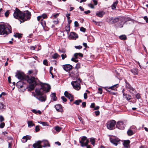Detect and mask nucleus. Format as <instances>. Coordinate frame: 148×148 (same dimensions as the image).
I'll return each mask as SVG.
<instances>
[{
    "label": "nucleus",
    "instance_id": "c9c22d12",
    "mask_svg": "<svg viewBox=\"0 0 148 148\" xmlns=\"http://www.w3.org/2000/svg\"><path fill=\"white\" fill-rule=\"evenodd\" d=\"M2 134L4 136H3V137L4 138H5L6 137H7V138L9 139H11V137H8L7 135V134H8V133L6 132H3L2 133Z\"/></svg>",
    "mask_w": 148,
    "mask_h": 148
},
{
    "label": "nucleus",
    "instance_id": "9b49d317",
    "mask_svg": "<svg viewBox=\"0 0 148 148\" xmlns=\"http://www.w3.org/2000/svg\"><path fill=\"white\" fill-rule=\"evenodd\" d=\"M89 142V140L87 139L86 137L84 136L81 138V140H79V143L82 147L86 146Z\"/></svg>",
    "mask_w": 148,
    "mask_h": 148
},
{
    "label": "nucleus",
    "instance_id": "49530a36",
    "mask_svg": "<svg viewBox=\"0 0 148 148\" xmlns=\"http://www.w3.org/2000/svg\"><path fill=\"white\" fill-rule=\"evenodd\" d=\"M78 119L82 123V124L84 125L85 123L84 121L83 120V119L82 117L80 116L78 117Z\"/></svg>",
    "mask_w": 148,
    "mask_h": 148
},
{
    "label": "nucleus",
    "instance_id": "13d9d810",
    "mask_svg": "<svg viewBox=\"0 0 148 148\" xmlns=\"http://www.w3.org/2000/svg\"><path fill=\"white\" fill-rule=\"evenodd\" d=\"M10 14V12L9 10H7L6 12L5 13V17H8Z\"/></svg>",
    "mask_w": 148,
    "mask_h": 148
},
{
    "label": "nucleus",
    "instance_id": "5701e85b",
    "mask_svg": "<svg viewBox=\"0 0 148 148\" xmlns=\"http://www.w3.org/2000/svg\"><path fill=\"white\" fill-rule=\"evenodd\" d=\"M25 85V84L21 81H18L16 84V86L19 88H21L24 87Z\"/></svg>",
    "mask_w": 148,
    "mask_h": 148
},
{
    "label": "nucleus",
    "instance_id": "f257e3e1",
    "mask_svg": "<svg viewBox=\"0 0 148 148\" xmlns=\"http://www.w3.org/2000/svg\"><path fill=\"white\" fill-rule=\"evenodd\" d=\"M39 83V87L36 88L35 90V92L38 95L43 94L44 92H49L51 88L49 84H43Z\"/></svg>",
    "mask_w": 148,
    "mask_h": 148
},
{
    "label": "nucleus",
    "instance_id": "603ef678",
    "mask_svg": "<svg viewBox=\"0 0 148 148\" xmlns=\"http://www.w3.org/2000/svg\"><path fill=\"white\" fill-rule=\"evenodd\" d=\"M0 124V128H3L5 125V123L4 122H1Z\"/></svg>",
    "mask_w": 148,
    "mask_h": 148
},
{
    "label": "nucleus",
    "instance_id": "de8ad7c7",
    "mask_svg": "<svg viewBox=\"0 0 148 148\" xmlns=\"http://www.w3.org/2000/svg\"><path fill=\"white\" fill-rule=\"evenodd\" d=\"M39 123L42 125L43 126H48V124L47 122L40 121Z\"/></svg>",
    "mask_w": 148,
    "mask_h": 148
},
{
    "label": "nucleus",
    "instance_id": "338daca9",
    "mask_svg": "<svg viewBox=\"0 0 148 148\" xmlns=\"http://www.w3.org/2000/svg\"><path fill=\"white\" fill-rule=\"evenodd\" d=\"M53 22L55 24H58V20L57 19H56V20H53Z\"/></svg>",
    "mask_w": 148,
    "mask_h": 148
},
{
    "label": "nucleus",
    "instance_id": "a878e982",
    "mask_svg": "<svg viewBox=\"0 0 148 148\" xmlns=\"http://www.w3.org/2000/svg\"><path fill=\"white\" fill-rule=\"evenodd\" d=\"M130 143V141L129 140H124L123 143L125 148H128Z\"/></svg>",
    "mask_w": 148,
    "mask_h": 148
},
{
    "label": "nucleus",
    "instance_id": "ddd939ff",
    "mask_svg": "<svg viewBox=\"0 0 148 148\" xmlns=\"http://www.w3.org/2000/svg\"><path fill=\"white\" fill-rule=\"evenodd\" d=\"M43 94L38 95L36 93H34V96L36 97L39 100L42 101L44 102L46 100V97L45 95H43Z\"/></svg>",
    "mask_w": 148,
    "mask_h": 148
},
{
    "label": "nucleus",
    "instance_id": "0eeeda50",
    "mask_svg": "<svg viewBox=\"0 0 148 148\" xmlns=\"http://www.w3.org/2000/svg\"><path fill=\"white\" fill-rule=\"evenodd\" d=\"M22 12L21 11L18 9L16 8L14 12L13 16L15 18L18 19L21 22L22 20Z\"/></svg>",
    "mask_w": 148,
    "mask_h": 148
},
{
    "label": "nucleus",
    "instance_id": "4d7b16f0",
    "mask_svg": "<svg viewBox=\"0 0 148 148\" xmlns=\"http://www.w3.org/2000/svg\"><path fill=\"white\" fill-rule=\"evenodd\" d=\"M58 51L60 53H64L66 52V50L65 49H60L58 50Z\"/></svg>",
    "mask_w": 148,
    "mask_h": 148
},
{
    "label": "nucleus",
    "instance_id": "a19ab883",
    "mask_svg": "<svg viewBox=\"0 0 148 148\" xmlns=\"http://www.w3.org/2000/svg\"><path fill=\"white\" fill-rule=\"evenodd\" d=\"M32 112L33 113H35L36 114H37L38 113V114H41V112L39 110L37 111L36 110L34 109L32 110Z\"/></svg>",
    "mask_w": 148,
    "mask_h": 148
},
{
    "label": "nucleus",
    "instance_id": "b1692460",
    "mask_svg": "<svg viewBox=\"0 0 148 148\" xmlns=\"http://www.w3.org/2000/svg\"><path fill=\"white\" fill-rule=\"evenodd\" d=\"M41 141H42V144H43L42 145V147H45L50 146V144L48 140H44Z\"/></svg>",
    "mask_w": 148,
    "mask_h": 148
},
{
    "label": "nucleus",
    "instance_id": "c756f323",
    "mask_svg": "<svg viewBox=\"0 0 148 148\" xmlns=\"http://www.w3.org/2000/svg\"><path fill=\"white\" fill-rule=\"evenodd\" d=\"M27 123L28 126L29 127H30L35 125V124L33 123V122L32 121H27Z\"/></svg>",
    "mask_w": 148,
    "mask_h": 148
},
{
    "label": "nucleus",
    "instance_id": "0e129e2a",
    "mask_svg": "<svg viewBox=\"0 0 148 148\" xmlns=\"http://www.w3.org/2000/svg\"><path fill=\"white\" fill-rule=\"evenodd\" d=\"M88 5L89 7L91 8H94V6L93 5V4L91 3H90L88 4Z\"/></svg>",
    "mask_w": 148,
    "mask_h": 148
},
{
    "label": "nucleus",
    "instance_id": "dca6fc26",
    "mask_svg": "<svg viewBox=\"0 0 148 148\" xmlns=\"http://www.w3.org/2000/svg\"><path fill=\"white\" fill-rule=\"evenodd\" d=\"M121 21H122L123 24L124 25L125 24H128V23H127V22L128 21H131L132 22H133L134 20L133 19L129 17H122ZM128 23L130 24V23Z\"/></svg>",
    "mask_w": 148,
    "mask_h": 148
},
{
    "label": "nucleus",
    "instance_id": "4be33fe9",
    "mask_svg": "<svg viewBox=\"0 0 148 148\" xmlns=\"http://www.w3.org/2000/svg\"><path fill=\"white\" fill-rule=\"evenodd\" d=\"M69 36L71 38V39L73 40H76V38H78L77 34L73 32H71L70 33Z\"/></svg>",
    "mask_w": 148,
    "mask_h": 148
},
{
    "label": "nucleus",
    "instance_id": "864d4df0",
    "mask_svg": "<svg viewBox=\"0 0 148 148\" xmlns=\"http://www.w3.org/2000/svg\"><path fill=\"white\" fill-rule=\"evenodd\" d=\"M75 47L76 49H80L82 48V47L81 45H79V46H75Z\"/></svg>",
    "mask_w": 148,
    "mask_h": 148
},
{
    "label": "nucleus",
    "instance_id": "e433bc0d",
    "mask_svg": "<svg viewBox=\"0 0 148 148\" xmlns=\"http://www.w3.org/2000/svg\"><path fill=\"white\" fill-rule=\"evenodd\" d=\"M90 141L91 143V144L94 146L95 143V140L94 138H90Z\"/></svg>",
    "mask_w": 148,
    "mask_h": 148
},
{
    "label": "nucleus",
    "instance_id": "c85d7f7f",
    "mask_svg": "<svg viewBox=\"0 0 148 148\" xmlns=\"http://www.w3.org/2000/svg\"><path fill=\"white\" fill-rule=\"evenodd\" d=\"M79 56L81 57H83V55L81 53H76L74 54V56L76 58H77L78 56Z\"/></svg>",
    "mask_w": 148,
    "mask_h": 148
},
{
    "label": "nucleus",
    "instance_id": "bf43d9fd",
    "mask_svg": "<svg viewBox=\"0 0 148 148\" xmlns=\"http://www.w3.org/2000/svg\"><path fill=\"white\" fill-rule=\"evenodd\" d=\"M80 30L83 32H85L86 30V29L84 27H82L80 28Z\"/></svg>",
    "mask_w": 148,
    "mask_h": 148
},
{
    "label": "nucleus",
    "instance_id": "aec40b11",
    "mask_svg": "<svg viewBox=\"0 0 148 148\" xmlns=\"http://www.w3.org/2000/svg\"><path fill=\"white\" fill-rule=\"evenodd\" d=\"M42 141L38 140L33 145V147L34 148H42Z\"/></svg>",
    "mask_w": 148,
    "mask_h": 148
},
{
    "label": "nucleus",
    "instance_id": "774afa93",
    "mask_svg": "<svg viewBox=\"0 0 148 148\" xmlns=\"http://www.w3.org/2000/svg\"><path fill=\"white\" fill-rule=\"evenodd\" d=\"M144 19L145 20V21L147 23H148V18H147V16H145L143 17Z\"/></svg>",
    "mask_w": 148,
    "mask_h": 148
},
{
    "label": "nucleus",
    "instance_id": "f3484780",
    "mask_svg": "<svg viewBox=\"0 0 148 148\" xmlns=\"http://www.w3.org/2000/svg\"><path fill=\"white\" fill-rule=\"evenodd\" d=\"M110 140L111 142L116 146L118 145L120 141V140L116 137L110 138Z\"/></svg>",
    "mask_w": 148,
    "mask_h": 148
},
{
    "label": "nucleus",
    "instance_id": "58836bf2",
    "mask_svg": "<svg viewBox=\"0 0 148 148\" xmlns=\"http://www.w3.org/2000/svg\"><path fill=\"white\" fill-rule=\"evenodd\" d=\"M41 24L43 27H45L46 26V22L43 19L41 20Z\"/></svg>",
    "mask_w": 148,
    "mask_h": 148
},
{
    "label": "nucleus",
    "instance_id": "bb28decb",
    "mask_svg": "<svg viewBox=\"0 0 148 148\" xmlns=\"http://www.w3.org/2000/svg\"><path fill=\"white\" fill-rule=\"evenodd\" d=\"M131 71L134 75H137L138 74V70L136 68H134L131 70Z\"/></svg>",
    "mask_w": 148,
    "mask_h": 148
},
{
    "label": "nucleus",
    "instance_id": "2f4dec72",
    "mask_svg": "<svg viewBox=\"0 0 148 148\" xmlns=\"http://www.w3.org/2000/svg\"><path fill=\"white\" fill-rule=\"evenodd\" d=\"M22 34L20 33H16L14 35V36L16 38H22Z\"/></svg>",
    "mask_w": 148,
    "mask_h": 148
},
{
    "label": "nucleus",
    "instance_id": "e2e57ef3",
    "mask_svg": "<svg viewBox=\"0 0 148 148\" xmlns=\"http://www.w3.org/2000/svg\"><path fill=\"white\" fill-rule=\"evenodd\" d=\"M77 58H71V60L75 62H78V60H77Z\"/></svg>",
    "mask_w": 148,
    "mask_h": 148
},
{
    "label": "nucleus",
    "instance_id": "09e8293b",
    "mask_svg": "<svg viewBox=\"0 0 148 148\" xmlns=\"http://www.w3.org/2000/svg\"><path fill=\"white\" fill-rule=\"evenodd\" d=\"M62 60H64L65 58H66L67 57L66 55V54H62L61 55Z\"/></svg>",
    "mask_w": 148,
    "mask_h": 148
},
{
    "label": "nucleus",
    "instance_id": "4468645a",
    "mask_svg": "<svg viewBox=\"0 0 148 148\" xmlns=\"http://www.w3.org/2000/svg\"><path fill=\"white\" fill-rule=\"evenodd\" d=\"M118 84H116L109 87H105L104 89L110 93L112 94V92L110 90H108V89H111L112 90H116L117 88L118 87ZM112 94H114V93L112 92Z\"/></svg>",
    "mask_w": 148,
    "mask_h": 148
},
{
    "label": "nucleus",
    "instance_id": "39448f33",
    "mask_svg": "<svg viewBox=\"0 0 148 148\" xmlns=\"http://www.w3.org/2000/svg\"><path fill=\"white\" fill-rule=\"evenodd\" d=\"M31 16V12L28 10H26L22 12V20H21V23L29 20Z\"/></svg>",
    "mask_w": 148,
    "mask_h": 148
},
{
    "label": "nucleus",
    "instance_id": "a18cd8bd",
    "mask_svg": "<svg viewBox=\"0 0 148 148\" xmlns=\"http://www.w3.org/2000/svg\"><path fill=\"white\" fill-rule=\"evenodd\" d=\"M40 16H41V18H43V19L47 18V16L46 13H44Z\"/></svg>",
    "mask_w": 148,
    "mask_h": 148
},
{
    "label": "nucleus",
    "instance_id": "412c9836",
    "mask_svg": "<svg viewBox=\"0 0 148 148\" xmlns=\"http://www.w3.org/2000/svg\"><path fill=\"white\" fill-rule=\"evenodd\" d=\"M55 108L56 110L58 112H62L63 111V107L60 104L56 105L55 106Z\"/></svg>",
    "mask_w": 148,
    "mask_h": 148
},
{
    "label": "nucleus",
    "instance_id": "680f3d73",
    "mask_svg": "<svg viewBox=\"0 0 148 148\" xmlns=\"http://www.w3.org/2000/svg\"><path fill=\"white\" fill-rule=\"evenodd\" d=\"M61 98L62 100L64 102H65L67 101V99L65 98V97L64 96H62L61 97Z\"/></svg>",
    "mask_w": 148,
    "mask_h": 148
},
{
    "label": "nucleus",
    "instance_id": "7ed1b4c3",
    "mask_svg": "<svg viewBox=\"0 0 148 148\" xmlns=\"http://www.w3.org/2000/svg\"><path fill=\"white\" fill-rule=\"evenodd\" d=\"M11 32V26L8 27L5 25H0V34L4 35L5 36Z\"/></svg>",
    "mask_w": 148,
    "mask_h": 148
},
{
    "label": "nucleus",
    "instance_id": "a211bd4d",
    "mask_svg": "<svg viewBox=\"0 0 148 148\" xmlns=\"http://www.w3.org/2000/svg\"><path fill=\"white\" fill-rule=\"evenodd\" d=\"M63 69L67 72L69 71L70 70L72 69L73 67L69 64H66L63 65Z\"/></svg>",
    "mask_w": 148,
    "mask_h": 148
},
{
    "label": "nucleus",
    "instance_id": "20e7f679",
    "mask_svg": "<svg viewBox=\"0 0 148 148\" xmlns=\"http://www.w3.org/2000/svg\"><path fill=\"white\" fill-rule=\"evenodd\" d=\"M122 17L119 16L116 17L115 18H113L112 17H111L109 18V20L112 21L111 22L112 23H114L119 21L120 22L117 24L118 27L120 28H122L123 27V24L122 23V21H121Z\"/></svg>",
    "mask_w": 148,
    "mask_h": 148
},
{
    "label": "nucleus",
    "instance_id": "cd10ccee",
    "mask_svg": "<svg viewBox=\"0 0 148 148\" xmlns=\"http://www.w3.org/2000/svg\"><path fill=\"white\" fill-rule=\"evenodd\" d=\"M118 3V1L117 0H116L113 3L111 6L112 9V10H114L116 8V6Z\"/></svg>",
    "mask_w": 148,
    "mask_h": 148
},
{
    "label": "nucleus",
    "instance_id": "423d86ee",
    "mask_svg": "<svg viewBox=\"0 0 148 148\" xmlns=\"http://www.w3.org/2000/svg\"><path fill=\"white\" fill-rule=\"evenodd\" d=\"M80 83V78H78L76 80L72 81L71 82V84L75 89L78 90L81 88Z\"/></svg>",
    "mask_w": 148,
    "mask_h": 148
},
{
    "label": "nucleus",
    "instance_id": "2eb2a0df",
    "mask_svg": "<svg viewBox=\"0 0 148 148\" xmlns=\"http://www.w3.org/2000/svg\"><path fill=\"white\" fill-rule=\"evenodd\" d=\"M116 126L119 129L123 130L125 128V124L123 121H119L117 122Z\"/></svg>",
    "mask_w": 148,
    "mask_h": 148
},
{
    "label": "nucleus",
    "instance_id": "5fc2aeb1",
    "mask_svg": "<svg viewBox=\"0 0 148 148\" xmlns=\"http://www.w3.org/2000/svg\"><path fill=\"white\" fill-rule=\"evenodd\" d=\"M40 130L39 126L38 125H37L35 127V131L36 132H38Z\"/></svg>",
    "mask_w": 148,
    "mask_h": 148
},
{
    "label": "nucleus",
    "instance_id": "6e6d98bb",
    "mask_svg": "<svg viewBox=\"0 0 148 148\" xmlns=\"http://www.w3.org/2000/svg\"><path fill=\"white\" fill-rule=\"evenodd\" d=\"M43 64L45 65L46 66H48V63L47 62V60L46 59L44 60L43 61Z\"/></svg>",
    "mask_w": 148,
    "mask_h": 148
},
{
    "label": "nucleus",
    "instance_id": "3c124183",
    "mask_svg": "<svg viewBox=\"0 0 148 148\" xmlns=\"http://www.w3.org/2000/svg\"><path fill=\"white\" fill-rule=\"evenodd\" d=\"M102 89L101 88H98V93L101 94L102 93Z\"/></svg>",
    "mask_w": 148,
    "mask_h": 148
},
{
    "label": "nucleus",
    "instance_id": "f8f14e48",
    "mask_svg": "<svg viewBox=\"0 0 148 148\" xmlns=\"http://www.w3.org/2000/svg\"><path fill=\"white\" fill-rule=\"evenodd\" d=\"M126 84L125 87L127 90L132 94H134L136 92L135 89L133 88L130 84L126 81L125 80Z\"/></svg>",
    "mask_w": 148,
    "mask_h": 148
},
{
    "label": "nucleus",
    "instance_id": "79ce46f5",
    "mask_svg": "<svg viewBox=\"0 0 148 148\" xmlns=\"http://www.w3.org/2000/svg\"><path fill=\"white\" fill-rule=\"evenodd\" d=\"M54 129L57 132H60L61 129L62 128L59 127L58 126H57L55 127Z\"/></svg>",
    "mask_w": 148,
    "mask_h": 148
},
{
    "label": "nucleus",
    "instance_id": "473e14b6",
    "mask_svg": "<svg viewBox=\"0 0 148 148\" xmlns=\"http://www.w3.org/2000/svg\"><path fill=\"white\" fill-rule=\"evenodd\" d=\"M70 29V25L68 24L65 27V30L66 31L68 34L69 33Z\"/></svg>",
    "mask_w": 148,
    "mask_h": 148
},
{
    "label": "nucleus",
    "instance_id": "6ab92c4d",
    "mask_svg": "<svg viewBox=\"0 0 148 148\" xmlns=\"http://www.w3.org/2000/svg\"><path fill=\"white\" fill-rule=\"evenodd\" d=\"M64 95L65 97L68 98L71 102L72 101L74 100V97L73 95L69 93L67 91H65L64 93Z\"/></svg>",
    "mask_w": 148,
    "mask_h": 148
},
{
    "label": "nucleus",
    "instance_id": "6e6552de",
    "mask_svg": "<svg viewBox=\"0 0 148 148\" xmlns=\"http://www.w3.org/2000/svg\"><path fill=\"white\" fill-rule=\"evenodd\" d=\"M116 122L114 120H111L107 122L106 125L107 128L110 130H112L114 129Z\"/></svg>",
    "mask_w": 148,
    "mask_h": 148
},
{
    "label": "nucleus",
    "instance_id": "69168bd1",
    "mask_svg": "<svg viewBox=\"0 0 148 148\" xmlns=\"http://www.w3.org/2000/svg\"><path fill=\"white\" fill-rule=\"evenodd\" d=\"M4 120V118L2 115H0V122H2Z\"/></svg>",
    "mask_w": 148,
    "mask_h": 148
},
{
    "label": "nucleus",
    "instance_id": "393cba45",
    "mask_svg": "<svg viewBox=\"0 0 148 148\" xmlns=\"http://www.w3.org/2000/svg\"><path fill=\"white\" fill-rule=\"evenodd\" d=\"M105 12L103 11H97L96 13V15L99 17L101 18L105 14Z\"/></svg>",
    "mask_w": 148,
    "mask_h": 148
},
{
    "label": "nucleus",
    "instance_id": "052dcab7",
    "mask_svg": "<svg viewBox=\"0 0 148 148\" xmlns=\"http://www.w3.org/2000/svg\"><path fill=\"white\" fill-rule=\"evenodd\" d=\"M136 98L138 99L140 98L141 97L139 93H138L136 95Z\"/></svg>",
    "mask_w": 148,
    "mask_h": 148
},
{
    "label": "nucleus",
    "instance_id": "72a5a7b5",
    "mask_svg": "<svg viewBox=\"0 0 148 148\" xmlns=\"http://www.w3.org/2000/svg\"><path fill=\"white\" fill-rule=\"evenodd\" d=\"M82 102V100L81 99H78L75 100L73 103L77 105H79L80 103Z\"/></svg>",
    "mask_w": 148,
    "mask_h": 148
},
{
    "label": "nucleus",
    "instance_id": "9d476101",
    "mask_svg": "<svg viewBox=\"0 0 148 148\" xmlns=\"http://www.w3.org/2000/svg\"><path fill=\"white\" fill-rule=\"evenodd\" d=\"M78 65V64H77L74 70L72 71L69 73V75L71 77L73 78H77L78 77V68L77 67Z\"/></svg>",
    "mask_w": 148,
    "mask_h": 148
},
{
    "label": "nucleus",
    "instance_id": "8fccbe9b",
    "mask_svg": "<svg viewBox=\"0 0 148 148\" xmlns=\"http://www.w3.org/2000/svg\"><path fill=\"white\" fill-rule=\"evenodd\" d=\"M5 107V105L0 103V110H2Z\"/></svg>",
    "mask_w": 148,
    "mask_h": 148
},
{
    "label": "nucleus",
    "instance_id": "7c9ffc66",
    "mask_svg": "<svg viewBox=\"0 0 148 148\" xmlns=\"http://www.w3.org/2000/svg\"><path fill=\"white\" fill-rule=\"evenodd\" d=\"M52 57L54 59H56L58 58L60 56L57 53H55L52 55Z\"/></svg>",
    "mask_w": 148,
    "mask_h": 148
},
{
    "label": "nucleus",
    "instance_id": "37998d69",
    "mask_svg": "<svg viewBox=\"0 0 148 148\" xmlns=\"http://www.w3.org/2000/svg\"><path fill=\"white\" fill-rule=\"evenodd\" d=\"M52 99L54 101H56L57 99V97L56 96V94L55 93H53L52 94Z\"/></svg>",
    "mask_w": 148,
    "mask_h": 148
},
{
    "label": "nucleus",
    "instance_id": "1a4fd4ad",
    "mask_svg": "<svg viewBox=\"0 0 148 148\" xmlns=\"http://www.w3.org/2000/svg\"><path fill=\"white\" fill-rule=\"evenodd\" d=\"M17 78L21 80H25L27 81V79H29L30 77L28 75H26L24 73L22 72H18L16 75Z\"/></svg>",
    "mask_w": 148,
    "mask_h": 148
},
{
    "label": "nucleus",
    "instance_id": "c03bdc74",
    "mask_svg": "<svg viewBox=\"0 0 148 148\" xmlns=\"http://www.w3.org/2000/svg\"><path fill=\"white\" fill-rule=\"evenodd\" d=\"M27 141V139H26V136H23L22 139V141L23 143H25Z\"/></svg>",
    "mask_w": 148,
    "mask_h": 148
},
{
    "label": "nucleus",
    "instance_id": "4c0bfd02",
    "mask_svg": "<svg viewBox=\"0 0 148 148\" xmlns=\"http://www.w3.org/2000/svg\"><path fill=\"white\" fill-rule=\"evenodd\" d=\"M119 38L121 40H125L127 39V37L125 35H123L120 36Z\"/></svg>",
    "mask_w": 148,
    "mask_h": 148
},
{
    "label": "nucleus",
    "instance_id": "f704fd0d",
    "mask_svg": "<svg viewBox=\"0 0 148 148\" xmlns=\"http://www.w3.org/2000/svg\"><path fill=\"white\" fill-rule=\"evenodd\" d=\"M127 134L129 136H130L134 134L133 131L131 129H129L127 131Z\"/></svg>",
    "mask_w": 148,
    "mask_h": 148
},
{
    "label": "nucleus",
    "instance_id": "f03ea898",
    "mask_svg": "<svg viewBox=\"0 0 148 148\" xmlns=\"http://www.w3.org/2000/svg\"><path fill=\"white\" fill-rule=\"evenodd\" d=\"M27 81L28 83L32 84L27 87L28 90L30 91L34 90L36 85L39 86V83H42L37 78L31 76L29 79L27 78Z\"/></svg>",
    "mask_w": 148,
    "mask_h": 148
},
{
    "label": "nucleus",
    "instance_id": "ea45409f",
    "mask_svg": "<svg viewBox=\"0 0 148 148\" xmlns=\"http://www.w3.org/2000/svg\"><path fill=\"white\" fill-rule=\"evenodd\" d=\"M123 96H125V98L128 101L130 100L131 99V96L130 95L127 94Z\"/></svg>",
    "mask_w": 148,
    "mask_h": 148
}]
</instances>
